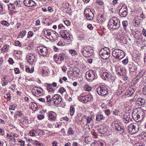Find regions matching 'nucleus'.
Returning <instances> with one entry per match:
<instances>
[{
    "label": "nucleus",
    "instance_id": "nucleus-36",
    "mask_svg": "<svg viewBox=\"0 0 146 146\" xmlns=\"http://www.w3.org/2000/svg\"><path fill=\"white\" fill-rule=\"evenodd\" d=\"M142 72V75L141 76L142 77V80L144 83H146V74H144V72L143 71H141Z\"/></svg>",
    "mask_w": 146,
    "mask_h": 146
},
{
    "label": "nucleus",
    "instance_id": "nucleus-42",
    "mask_svg": "<svg viewBox=\"0 0 146 146\" xmlns=\"http://www.w3.org/2000/svg\"><path fill=\"white\" fill-rule=\"evenodd\" d=\"M26 71L28 72L32 73L34 71V68L32 67L31 69H30L29 68H27L26 69Z\"/></svg>",
    "mask_w": 146,
    "mask_h": 146
},
{
    "label": "nucleus",
    "instance_id": "nucleus-5",
    "mask_svg": "<svg viewBox=\"0 0 146 146\" xmlns=\"http://www.w3.org/2000/svg\"><path fill=\"white\" fill-rule=\"evenodd\" d=\"M112 54L114 58L118 59H122L125 56L124 51L118 49H115L113 50Z\"/></svg>",
    "mask_w": 146,
    "mask_h": 146
},
{
    "label": "nucleus",
    "instance_id": "nucleus-16",
    "mask_svg": "<svg viewBox=\"0 0 146 146\" xmlns=\"http://www.w3.org/2000/svg\"><path fill=\"white\" fill-rule=\"evenodd\" d=\"M86 125L88 126H93L94 124V122L93 117L92 116H86Z\"/></svg>",
    "mask_w": 146,
    "mask_h": 146
},
{
    "label": "nucleus",
    "instance_id": "nucleus-2",
    "mask_svg": "<svg viewBox=\"0 0 146 146\" xmlns=\"http://www.w3.org/2000/svg\"><path fill=\"white\" fill-rule=\"evenodd\" d=\"M120 25L119 20L117 18L113 17L109 20L108 26L109 28L112 29L119 28Z\"/></svg>",
    "mask_w": 146,
    "mask_h": 146
},
{
    "label": "nucleus",
    "instance_id": "nucleus-49",
    "mask_svg": "<svg viewBox=\"0 0 146 146\" xmlns=\"http://www.w3.org/2000/svg\"><path fill=\"white\" fill-rule=\"evenodd\" d=\"M8 48L7 45H5L1 48V50L3 52H5L8 50Z\"/></svg>",
    "mask_w": 146,
    "mask_h": 146
},
{
    "label": "nucleus",
    "instance_id": "nucleus-19",
    "mask_svg": "<svg viewBox=\"0 0 146 146\" xmlns=\"http://www.w3.org/2000/svg\"><path fill=\"white\" fill-rule=\"evenodd\" d=\"M62 37L67 40H70V35L66 31H63L61 32Z\"/></svg>",
    "mask_w": 146,
    "mask_h": 146
},
{
    "label": "nucleus",
    "instance_id": "nucleus-51",
    "mask_svg": "<svg viewBox=\"0 0 146 146\" xmlns=\"http://www.w3.org/2000/svg\"><path fill=\"white\" fill-rule=\"evenodd\" d=\"M68 133L69 135H72L74 133V131L72 130V128L70 127L69 128L68 130Z\"/></svg>",
    "mask_w": 146,
    "mask_h": 146
},
{
    "label": "nucleus",
    "instance_id": "nucleus-15",
    "mask_svg": "<svg viewBox=\"0 0 146 146\" xmlns=\"http://www.w3.org/2000/svg\"><path fill=\"white\" fill-rule=\"evenodd\" d=\"M35 55L34 54H29L27 56V59L28 62L31 64H33L34 62H35Z\"/></svg>",
    "mask_w": 146,
    "mask_h": 146
},
{
    "label": "nucleus",
    "instance_id": "nucleus-4",
    "mask_svg": "<svg viewBox=\"0 0 146 146\" xmlns=\"http://www.w3.org/2000/svg\"><path fill=\"white\" fill-rule=\"evenodd\" d=\"M110 51L109 49L105 47L99 51V54L101 58L106 60L110 56Z\"/></svg>",
    "mask_w": 146,
    "mask_h": 146
},
{
    "label": "nucleus",
    "instance_id": "nucleus-34",
    "mask_svg": "<svg viewBox=\"0 0 146 146\" xmlns=\"http://www.w3.org/2000/svg\"><path fill=\"white\" fill-rule=\"evenodd\" d=\"M84 88L85 91L88 92L91 91L92 89V87L88 84H85Z\"/></svg>",
    "mask_w": 146,
    "mask_h": 146
},
{
    "label": "nucleus",
    "instance_id": "nucleus-61",
    "mask_svg": "<svg viewBox=\"0 0 146 146\" xmlns=\"http://www.w3.org/2000/svg\"><path fill=\"white\" fill-rule=\"evenodd\" d=\"M8 82L7 80H4L2 85L3 86H5L7 85Z\"/></svg>",
    "mask_w": 146,
    "mask_h": 146
},
{
    "label": "nucleus",
    "instance_id": "nucleus-26",
    "mask_svg": "<svg viewBox=\"0 0 146 146\" xmlns=\"http://www.w3.org/2000/svg\"><path fill=\"white\" fill-rule=\"evenodd\" d=\"M68 58V56L64 53H60L59 54L58 59L61 61L66 60Z\"/></svg>",
    "mask_w": 146,
    "mask_h": 146
},
{
    "label": "nucleus",
    "instance_id": "nucleus-22",
    "mask_svg": "<svg viewBox=\"0 0 146 146\" xmlns=\"http://www.w3.org/2000/svg\"><path fill=\"white\" fill-rule=\"evenodd\" d=\"M98 130L100 133L104 134L107 131L105 125H100L98 129Z\"/></svg>",
    "mask_w": 146,
    "mask_h": 146
},
{
    "label": "nucleus",
    "instance_id": "nucleus-30",
    "mask_svg": "<svg viewBox=\"0 0 146 146\" xmlns=\"http://www.w3.org/2000/svg\"><path fill=\"white\" fill-rule=\"evenodd\" d=\"M110 76V74L107 72H104L103 73L102 78L104 80H106L108 79Z\"/></svg>",
    "mask_w": 146,
    "mask_h": 146
},
{
    "label": "nucleus",
    "instance_id": "nucleus-43",
    "mask_svg": "<svg viewBox=\"0 0 146 146\" xmlns=\"http://www.w3.org/2000/svg\"><path fill=\"white\" fill-rule=\"evenodd\" d=\"M9 9L11 10L15 8V5L14 4L10 3L8 5Z\"/></svg>",
    "mask_w": 146,
    "mask_h": 146
},
{
    "label": "nucleus",
    "instance_id": "nucleus-1",
    "mask_svg": "<svg viewBox=\"0 0 146 146\" xmlns=\"http://www.w3.org/2000/svg\"><path fill=\"white\" fill-rule=\"evenodd\" d=\"M146 110H144L140 108L135 109L132 114V116L133 119L137 122L141 121L145 115Z\"/></svg>",
    "mask_w": 146,
    "mask_h": 146
},
{
    "label": "nucleus",
    "instance_id": "nucleus-25",
    "mask_svg": "<svg viewBox=\"0 0 146 146\" xmlns=\"http://www.w3.org/2000/svg\"><path fill=\"white\" fill-rule=\"evenodd\" d=\"M105 119V117L100 113H98L97 114L96 117V120L97 121L102 122V120H104Z\"/></svg>",
    "mask_w": 146,
    "mask_h": 146
},
{
    "label": "nucleus",
    "instance_id": "nucleus-44",
    "mask_svg": "<svg viewBox=\"0 0 146 146\" xmlns=\"http://www.w3.org/2000/svg\"><path fill=\"white\" fill-rule=\"evenodd\" d=\"M17 141L19 142L20 143V146H24L25 145V141H23L20 139H17Z\"/></svg>",
    "mask_w": 146,
    "mask_h": 146
},
{
    "label": "nucleus",
    "instance_id": "nucleus-21",
    "mask_svg": "<svg viewBox=\"0 0 146 146\" xmlns=\"http://www.w3.org/2000/svg\"><path fill=\"white\" fill-rule=\"evenodd\" d=\"M130 115L129 113L127 112L125 113L123 117V120L125 123H127L129 121H130Z\"/></svg>",
    "mask_w": 146,
    "mask_h": 146
},
{
    "label": "nucleus",
    "instance_id": "nucleus-3",
    "mask_svg": "<svg viewBox=\"0 0 146 146\" xmlns=\"http://www.w3.org/2000/svg\"><path fill=\"white\" fill-rule=\"evenodd\" d=\"M128 129L129 133L131 134L137 133L139 129V126L137 123H132L128 126Z\"/></svg>",
    "mask_w": 146,
    "mask_h": 146
},
{
    "label": "nucleus",
    "instance_id": "nucleus-37",
    "mask_svg": "<svg viewBox=\"0 0 146 146\" xmlns=\"http://www.w3.org/2000/svg\"><path fill=\"white\" fill-rule=\"evenodd\" d=\"M75 112V108L72 106H71L70 108V115L72 116L74 114Z\"/></svg>",
    "mask_w": 146,
    "mask_h": 146
},
{
    "label": "nucleus",
    "instance_id": "nucleus-32",
    "mask_svg": "<svg viewBox=\"0 0 146 146\" xmlns=\"http://www.w3.org/2000/svg\"><path fill=\"white\" fill-rule=\"evenodd\" d=\"M141 75H142V72L141 71L139 73V74L133 80V83L136 84L137 83V81L140 78V77L141 76Z\"/></svg>",
    "mask_w": 146,
    "mask_h": 146
},
{
    "label": "nucleus",
    "instance_id": "nucleus-64",
    "mask_svg": "<svg viewBox=\"0 0 146 146\" xmlns=\"http://www.w3.org/2000/svg\"><path fill=\"white\" fill-rule=\"evenodd\" d=\"M98 144L100 146H104V145H106V143L104 142H101V141H99V142H98Z\"/></svg>",
    "mask_w": 146,
    "mask_h": 146
},
{
    "label": "nucleus",
    "instance_id": "nucleus-45",
    "mask_svg": "<svg viewBox=\"0 0 146 146\" xmlns=\"http://www.w3.org/2000/svg\"><path fill=\"white\" fill-rule=\"evenodd\" d=\"M14 44L16 46H19L20 47H21L22 45L21 43L18 40L15 41L14 43Z\"/></svg>",
    "mask_w": 146,
    "mask_h": 146
},
{
    "label": "nucleus",
    "instance_id": "nucleus-14",
    "mask_svg": "<svg viewBox=\"0 0 146 146\" xmlns=\"http://www.w3.org/2000/svg\"><path fill=\"white\" fill-rule=\"evenodd\" d=\"M62 101V98L58 94L54 95L52 97V101L55 104H59Z\"/></svg>",
    "mask_w": 146,
    "mask_h": 146
},
{
    "label": "nucleus",
    "instance_id": "nucleus-18",
    "mask_svg": "<svg viewBox=\"0 0 146 146\" xmlns=\"http://www.w3.org/2000/svg\"><path fill=\"white\" fill-rule=\"evenodd\" d=\"M24 3L25 6L28 7L35 6L36 5V3L32 0H24Z\"/></svg>",
    "mask_w": 146,
    "mask_h": 146
},
{
    "label": "nucleus",
    "instance_id": "nucleus-47",
    "mask_svg": "<svg viewBox=\"0 0 146 146\" xmlns=\"http://www.w3.org/2000/svg\"><path fill=\"white\" fill-rule=\"evenodd\" d=\"M45 34L46 35H48V36H51L52 33H51V32L49 30H46L45 31H44Z\"/></svg>",
    "mask_w": 146,
    "mask_h": 146
},
{
    "label": "nucleus",
    "instance_id": "nucleus-59",
    "mask_svg": "<svg viewBox=\"0 0 146 146\" xmlns=\"http://www.w3.org/2000/svg\"><path fill=\"white\" fill-rule=\"evenodd\" d=\"M104 112L107 115H108L110 113V110L109 109L105 110L104 111Z\"/></svg>",
    "mask_w": 146,
    "mask_h": 146
},
{
    "label": "nucleus",
    "instance_id": "nucleus-46",
    "mask_svg": "<svg viewBox=\"0 0 146 146\" xmlns=\"http://www.w3.org/2000/svg\"><path fill=\"white\" fill-rule=\"evenodd\" d=\"M32 104V106L31 107L32 109H34V110H36L37 108V106L36 104L35 103L31 102Z\"/></svg>",
    "mask_w": 146,
    "mask_h": 146
},
{
    "label": "nucleus",
    "instance_id": "nucleus-62",
    "mask_svg": "<svg viewBox=\"0 0 146 146\" xmlns=\"http://www.w3.org/2000/svg\"><path fill=\"white\" fill-rule=\"evenodd\" d=\"M64 23L67 26H69L70 24V22L67 20H66L64 21Z\"/></svg>",
    "mask_w": 146,
    "mask_h": 146
},
{
    "label": "nucleus",
    "instance_id": "nucleus-10",
    "mask_svg": "<svg viewBox=\"0 0 146 146\" xmlns=\"http://www.w3.org/2000/svg\"><path fill=\"white\" fill-rule=\"evenodd\" d=\"M131 34L135 39L139 40L141 39L142 37V33L139 30L135 29L134 30L131 29Z\"/></svg>",
    "mask_w": 146,
    "mask_h": 146
},
{
    "label": "nucleus",
    "instance_id": "nucleus-6",
    "mask_svg": "<svg viewBox=\"0 0 146 146\" xmlns=\"http://www.w3.org/2000/svg\"><path fill=\"white\" fill-rule=\"evenodd\" d=\"M81 52L84 57H87L91 55L93 52V50L92 47L87 46L82 49Z\"/></svg>",
    "mask_w": 146,
    "mask_h": 146
},
{
    "label": "nucleus",
    "instance_id": "nucleus-39",
    "mask_svg": "<svg viewBox=\"0 0 146 146\" xmlns=\"http://www.w3.org/2000/svg\"><path fill=\"white\" fill-rule=\"evenodd\" d=\"M69 52L72 56H75L77 54V52L76 50L72 49L69 50Z\"/></svg>",
    "mask_w": 146,
    "mask_h": 146
},
{
    "label": "nucleus",
    "instance_id": "nucleus-11",
    "mask_svg": "<svg viewBox=\"0 0 146 146\" xmlns=\"http://www.w3.org/2000/svg\"><path fill=\"white\" fill-rule=\"evenodd\" d=\"M32 92L34 96L38 97L42 95L43 90L40 87H35L32 89Z\"/></svg>",
    "mask_w": 146,
    "mask_h": 146
},
{
    "label": "nucleus",
    "instance_id": "nucleus-23",
    "mask_svg": "<svg viewBox=\"0 0 146 146\" xmlns=\"http://www.w3.org/2000/svg\"><path fill=\"white\" fill-rule=\"evenodd\" d=\"M117 121H115L114 123L115 129L117 131H119V133L121 134L124 131V129L121 127L117 123Z\"/></svg>",
    "mask_w": 146,
    "mask_h": 146
},
{
    "label": "nucleus",
    "instance_id": "nucleus-17",
    "mask_svg": "<svg viewBox=\"0 0 146 146\" xmlns=\"http://www.w3.org/2000/svg\"><path fill=\"white\" fill-rule=\"evenodd\" d=\"M145 103V100L143 98H139L135 102V106L137 107H141L143 106Z\"/></svg>",
    "mask_w": 146,
    "mask_h": 146
},
{
    "label": "nucleus",
    "instance_id": "nucleus-12",
    "mask_svg": "<svg viewBox=\"0 0 146 146\" xmlns=\"http://www.w3.org/2000/svg\"><path fill=\"white\" fill-rule=\"evenodd\" d=\"M84 15L88 20H91L93 18L94 14L90 9H87L84 11Z\"/></svg>",
    "mask_w": 146,
    "mask_h": 146
},
{
    "label": "nucleus",
    "instance_id": "nucleus-29",
    "mask_svg": "<svg viewBox=\"0 0 146 146\" xmlns=\"http://www.w3.org/2000/svg\"><path fill=\"white\" fill-rule=\"evenodd\" d=\"M46 89L48 92H53L54 91V88L51 84H46Z\"/></svg>",
    "mask_w": 146,
    "mask_h": 146
},
{
    "label": "nucleus",
    "instance_id": "nucleus-28",
    "mask_svg": "<svg viewBox=\"0 0 146 146\" xmlns=\"http://www.w3.org/2000/svg\"><path fill=\"white\" fill-rule=\"evenodd\" d=\"M58 33L55 31H52V34L51 37L52 38V40L54 41L58 38Z\"/></svg>",
    "mask_w": 146,
    "mask_h": 146
},
{
    "label": "nucleus",
    "instance_id": "nucleus-38",
    "mask_svg": "<svg viewBox=\"0 0 146 146\" xmlns=\"http://www.w3.org/2000/svg\"><path fill=\"white\" fill-rule=\"evenodd\" d=\"M34 35V33L32 31H29L27 34V38H30L32 37Z\"/></svg>",
    "mask_w": 146,
    "mask_h": 146
},
{
    "label": "nucleus",
    "instance_id": "nucleus-53",
    "mask_svg": "<svg viewBox=\"0 0 146 146\" xmlns=\"http://www.w3.org/2000/svg\"><path fill=\"white\" fill-rule=\"evenodd\" d=\"M128 62V58H126L122 61V63L124 65H126Z\"/></svg>",
    "mask_w": 146,
    "mask_h": 146
},
{
    "label": "nucleus",
    "instance_id": "nucleus-63",
    "mask_svg": "<svg viewBox=\"0 0 146 146\" xmlns=\"http://www.w3.org/2000/svg\"><path fill=\"white\" fill-rule=\"evenodd\" d=\"M9 110H14L15 109V106L14 105H10L9 108Z\"/></svg>",
    "mask_w": 146,
    "mask_h": 146
},
{
    "label": "nucleus",
    "instance_id": "nucleus-8",
    "mask_svg": "<svg viewBox=\"0 0 146 146\" xmlns=\"http://www.w3.org/2000/svg\"><path fill=\"white\" fill-rule=\"evenodd\" d=\"M37 50L40 55L43 56H48V51L47 47L40 46L37 47Z\"/></svg>",
    "mask_w": 146,
    "mask_h": 146
},
{
    "label": "nucleus",
    "instance_id": "nucleus-7",
    "mask_svg": "<svg viewBox=\"0 0 146 146\" xmlns=\"http://www.w3.org/2000/svg\"><path fill=\"white\" fill-rule=\"evenodd\" d=\"M86 76L88 81L92 82L93 80L97 78V76L95 71L90 70L86 72Z\"/></svg>",
    "mask_w": 146,
    "mask_h": 146
},
{
    "label": "nucleus",
    "instance_id": "nucleus-48",
    "mask_svg": "<svg viewBox=\"0 0 146 146\" xmlns=\"http://www.w3.org/2000/svg\"><path fill=\"white\" fill-rule=\"evenodd\" d=\"M96 3L100 5H104V2L101 0H97L96 1Z\"/></svg>",
    "mask_w": 146,
    "mask_h": 146
},
{
    "label": "nucleus",
    "instance_id": "nucleus-27",
    "mask_svg": "<svg viewBox=\"0 0 146 146\" xmlns=\"http://www.w3.org/2000/svg\"><path fill=\"white\" fill-rule=\"evenodd\" d=\"M56 119V116L54 112H49L48 115V119L49 120L54 121Z\"/></svg>",
    "mask_w": 146,
    "mask_h": 146
},
{
    "label": "nucleus",
    "instance_id": "nucleus-57",
    "mask_svg": "<svg viewBox=\"0 0 146 146\" xmlns=\"http://www.w3.org/2000/svg\"><path fill=\"white\" fill-rule=\"evenodd\" d=\"M118 70H119V71L118 72V74L120 76L123 75V74L122 72L121 68H120L119 67L118 68Z\"/></svg>",
    "mask_w": 146,
    "mask_h": 146
},
{
    "label": "nucleus",
    "instance_id": "nucleus-56",
    "mask_svg": "<svg viewBox=\"0 0 146 146\" xmlns=\"http://www.w3.org/2000/svg\"><path fill=\"white\" fill-rule=\"evenodd\" d=\"M59 91L61 94H62L66 91V90L64 88L61 87L59 89Z\"/></svg>",
    "mask_w": 146,
    "mask_h": 146
},
{
    "label": "nucleus",
    "instance_id": "nucleus-20",
    "mask_svg": "<svg viewBox=\"0 0 146 146\" xmlns=\"http://www.w3.org/2000/svg\"><path fill=\"white\" fill-rule=\"evenodd\" d=\"M122 25L123 29L126 32H128L129 29H131L127 21H123L122 23Z\"/></svg>",
    "mask_w": 146,
    "mask_h": 146
},
{
    "label": "nucleus",
    "instance_id": "nucleus-40",
    "mask_svg": "<svg viewBox=\"0 0 146 146\" xmlns=\"http://www.w3.org/2000/svg\"><path fill=\"white\" fill-rule=\"evenodd\" d=\"M33 144L36 145V146H41L42 143L36 140H34L33 141Z\"/></svg>",
    "mask_w": 146,
    "mask_h": 146
},
{
    "label": "nucleus",
    "instance_id": "nucleus-24",
    "mask_svg": "<svg viewBox=\"0 0 146 146\" xmlns=\"http://www.w3.org/2000/svg\"><path fill=\"white\" fill-rule=\"evenodd\" d=\"M129 71L130 72H134L137 68L136 66L133 63H131L129 65Z\"/></svg>",
    "mask_w": 146,
    "mask_h": 146
},
{
    "label": "nucleus",
    "instance_id": "nucleus-50",
    "mask_svg": "<svg viewBox=\"0 0 146 146\" xmlns=\"http://www.w3.org/2000/svg\"><path fill=\"white\" fill-rule=\"evenodd\" d=\"M44 117V115L42 114H39L37 116V118L39 120H42L43 119Z\"/></svg>",
    "mask_w": 146,
    "mask_h": 146
},
{
    "label": "nucleus",
    "instance_id": "nucleus-31",
    "mask_svg": "<svg viewBox=\"0 0 146 146\" xmlns=\"http://www.w3.org/2000/svg\"><path fill=\"white\" fill-rule=\"evenodd\" d=\"M26 33L27 32L26 30H22L19 32L18 36L19 37L23 38L25 36Z\"/></svg>",
    "mask_w": 146,
    "mask_h": 146
},
{
    "label": "nucleus",
    "instance_id": "nucleus-33",
    "mask_svg": "<svg viewBox=\"0 0 146 146\" xmlns=\"http://www.w3.org/2000/svg\"><path fill=\"white\" fill-rule=\"evenodd\" d=\"M86 98V96H82L80 97L79 100L83 102L86 103L88 102Z\"/></svg>",
    "mask_w": 146,
    "mask_h": 146
},
{
    "label": "nucleus",
    "instance_id": "nucleus-52",
    "mask_svg": "<svg viewBox=\"0 0 146 146\" xmlns=\"http://www.w3.org/2000/svg\"><path fill=\"white\" fill-rule=\"evenodd\" d=\"M47 101V102H50L52 101V97H51L50 96L48 95L46 97Z\"/></svg>",
    "mask_w": 146,
    "mask_h": 146
},
{
    "label": "nucleus",
    "instance_id": "nucleus-35",
    "mask_svg": "<svg viewBox=\"0 0 146 146\" xmlns=\"http://www.w3.org/2000/svg\"><path fill=\"white\" fill-rule=\"evenodd\" d=\"M124 89L122 88L121 87H119L116 92L117 95L118 96L120 95L124 91Z\"/></svg>",
    "mask_w": 146,
    "mask_h": 146
},
{
    "label": "nucleus",
    "instance_id": "nucleus-60",
    "mask_svg": "<svg viewBox=\"0 0 146 146\" xmlns=\"http://www.w3.org/2000/svg\"><path fill=\"white\" fill-rule=\"evenodd\" d=\"M46 126L49 128H52L53 127V126L52 123H48L46 124Z\"/></svg>",
    "mask_w": 146,
    "mask_h": 146
},
{
    "label": "nucleus",
    "instance_id": "nucleus-9",
    "mask_svg": "<svg viewBox=\"0 0 146 146\" xmlns=\"http://www.w3.org/2000/svg\"><path fill=\"white\" fill-rule=\"evenodd\" d=\"M96 90L98 94L102 96H104L108 93L107 88L104 85L100 86L97 88Z\"/></svg>",
    "mask_w": 146,
    "mask_h": 146
},
{
    "label": "nucleus",
    "instance_id": "nucleus-55",
    "mask_svg": "<svg viewBox=\"0 0 146 146\" xmlns=\"http://www.w3.org/2000/svg\"><path fill=\"white\" fill-rule=\"evenodd\" d=\"M1 23L7 26H9V23L6 21H2L1 22Z\"/></svg>",
    "mask_w": 146,
    "mask_h": 146
},
{
    "label": "nucleus",
    "instance_id": "nucleus-13",
    "mask_svg": "<svg viewBox=\"0 0 146 146\" xmlns=\"http://www.w3.org/2000/svg\"><path fill=\"white\" fill-rule=\"evenodd\" d=\"M127 14V6L124 5L122 6L119 10V15L121 17H125Z\"/></svg>",
    "mask_w": 146,
    "mask_h": 146
},
{
    "label": "nucleus",
    "instance_id": "nucleus-41",
    "mask_svg": "<svg viewBox=\"0 0 146 146\" xmlns=\"http://www.w3.org/2000/svg\"><path fill=\"white\" fill-rule=\"evenodd\" d=\"M86 96L87 102L88 101H91L92 99H93L92 96L90 94H88V95H86Z\"/></svg>",
    "mask_w": 146,
    "mask_h": 146
},
{
    "label": "nucleus",
    "instance_id": "nucleus-58",
    "mask_svg": "<svg viewBox=\"0 0 146 146\" xmlns=\"http://www.w3.org/2000/svg\"><path fill=\"white\" fill-rule=\"evenodd\" d=\"M119 113V111L117 110H115L113 112V114L116 115H117Z\"/></svg>",
    "mask_w": 146,
    "mask_h": 146
},
{
    "label": "nucleus",
    "instance_id": "nucleus-54",
    "mask_svg": "<svg viewBox=\"0 0 146 146\" xmlns=\"http://www.w3.org/2000/svg\"><path fill=\"white\" fill-rule=\"evenodd\" d=\"M62 124L60 122H57L55 124V126L56 127L59 128L60 127H61Z\"/></svg>",
    "mask_w": 146,
    "mask_h": 146
}]
</instances>
